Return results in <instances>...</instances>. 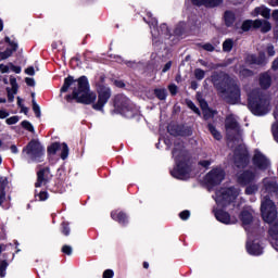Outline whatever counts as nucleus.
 Wrapping results in <instances>:
<instances>
[{
  "label": "nucleus",
  "instance_id": "nucleus-5",
  "mask_svg": "<svg viewBox=\"0 0 278 278\" xmlns=\"http://www.w3.org/2000/svg\"><path fill=\"white\" fill-rule=\"evenodd\" d=\"M248 108L254 116H266L270 112V96L261 89H254L248 94Z\"/></svg>",
  "mask_w": 278,
  "mask_h": 278
},
{
  "label": "nucleus",
  "instance_id": "nucleus-64",
  "mask_svg": "<svg viewBox=\"0 0 278 278\" xmlns=\"http://www.w3.org/2000/svg\"><path fill=\"white\" fill-rule=\"evenodd\" d=\"M273 68H274L275 71H277V68H278V59H276V60L273 62Z\"/></svg>",
  "mask_w": 278,
  "mask_h": 278
},
{
  "label": "nucleus",
  "instance_id": "nucleus-51",
  "mask_svg": "<svg viewBox=\"0 0 278 278\" xmlns=\"http://www.w3.org/2000/svg\"><path fill=\"white\" fill-rule=\"evenodd\" d=\"M62 253H65V255H72L73 254V248L71 245H63Z\"/></svg>",
  "mask_w": 278,
  "mask_h": 278
},
{
  "label": "nucleus",
  "instance_id": "nucleus-46",
  "mask_svg": "<svg viewBox=\"0 0 278 278\" xmlns=\"http://www.w3.org/2000/svg\"><path fill=\"white\" fill-rule=\"evenodd\" d=\"M213 160H203L199 162V166H202L203 168H210L212 166Z\"/></svg>",
  "mask_w": 278,
  "mask_h": 278
},
{
  "label": "nucleus",
  "instance_id": "nucleus-2",
  "mask_svg": "<svg viewBox=\"0 0 278 278\" xmlns=\"http://www.w3.org/2000/svg\"><path fill=\"white\" fill-rule=\"evenodd\" d=\"M226 136L228 140V147L235 149L233 162L237 168H247L249 166V150L247 146L242 143V129L236 116L228 115L225 121Z\"/></svg>",
  "mask_w": 278,
  "mask_h": 278
},
{
  "label": "nucleus",
  "instance_id": "nucleus-33",
  "mask_svg": "<svg viewBox=\"0 0 278 278\" xmlns=\"http://www.w3.org/2000/svg\"><path fill=\"white\" fill-rule=\"evenodd\" d=\"M59 151H61V160H66L68 157V144L61 143V148Z\"/></svg>",
  "mask_w": 278,
  "mask_h": 278
},
{
  "label": "nucleus",
  "instance_id": "nucleus-13",
  "mask_svg": "<svg viewBox=\"0 0 278 278\" xmlns=\"http://www.w3.org/2000/svg\"><path fill=\"white\" fill-rule=\"evenodd\" d=\"M148 24L150 25V29H151V34L153 38H168V36H170V29L168 28V26L166 24H162L160 26L161 30H157V20L152 18L151 21L148 22Z\"/></svg>",
  "mask_w": 278,
  "mask_h": 278
},
{
  "label": "nucleus",
  "instance_id": "nucleus-7",
  "mask_svg": "<svg viewBox=\"0 0 278 278\" xmlns=\"http://www.w3.org/2000/svg\"><path fill=\"white\" fill-rule=\"evenodd\" d=\"M22 160L28 164H38L45 160V147L40 141L33 139L22 150Z\"/></svg>",
  "mask_w": 278,
  "mask_h": 278
},
{
  "label": "nucleus",
  "instance_id": "nucleus-6",
  "mask_svg": "<svg viewBox=\"0 0 278 278\" xmlns=\"http://www.w3.org/2000/svg\"><path fill=\"white\" fill-rule=\"evenodd\" d=\"M114 113L121 114L124 118H136L140 116V109L136 106L125 94H117L114 98Z\"/></svg>",
  "mask_w": 278,
  "mask_h": 278
},
{
  "label": "nucleus",
  "instance_id": "nucleus-49",
  "mask_svg": "<svg viewBox=\"0 0 278 278\" xmlns=\"http://www.w3.org/2000/svg\"><path fill=\"white\" fill-rule=\"evenodd\" d=\"M111 62H117L118 64H123V58L116 54H111L110 56Z\"/></svg>",
  "mask_w": 278,
  "mask_h": 278
},
{
  "label": "nucleus",
  "instance_id": "nucleus-14",
  "mask_svg": "<svg viewBox=\"0 0 278 278\" xmlns=\"http://www.w3.org/2000/svg\"><path fill=\"white\" fill-rule=\"evenodd\" d=\"M253 165L255 168H258V170H266L268 169V166H270V161L266 155L260 152V150L254 151L253 156Z\"/></svg>",
  "mask_w": 278,
  "mask_h": 278
},
{
  "label": "nucleus",
  "instance_id": "nucleus-50",
  "mask_svg": "<svg viewBox=\"0 0 278 278\" xmlns=\"http://www.w3.org/2000/svg\"><path fill=\"white\" fill-rule=\"evenodd\" d=\"M179 218H181V220H188V218H190V211L186 210L180 212Z\"/></svg>",
  "mask_w": 278,
  "mask_h": 278
},
{
  "label": "nucleus",
  "instance_id": "nucleus-24",
  "mask_svg": "<svg viewBox=\"0 0 278 278\" xmlns=\"http://www.w3.org/2000/svg\"><path fill=\"white\" fill-rule=\"evenodd\" d=\"M263 184H264L265 190H267V192H277V190H278L277 180H275L273 178H264Z\"/></svg>",
  "mask_w": 278,
  "mask_h": 278
},
{
  "label": "nucleus",
  "instance_id": "nucleus-15",
  "mask_svg": "<svg viewBox=\"0 0 278 278\" xmlns=\"http://www.w3.org/2000/svg\"><path fill=\"white\" fill-rule=\"evenodd\" d=\"M51 179V170L49 167L42 168L37 173V181L35 184V188H42V186H47Z\"/></svg>",
  "mask_w": 278,
  "mask_h": 278
},
{
  "label": "nucleus",
  "instance_id": "nucleus-48",
  "mask_svg": "<svg viewBox=\"0 0 278 278\" xmlns=\"http://www.w3.org/2000/svg\"><path fill=\"white\" fill-rule=\"evenodd\" d=\"M80 64H81V62H79V59H72L71 60V66L73 68H84V66H81Z\"/></svg>",
  "mask_w": 278,
  "mask_h": 278
},
{
  "label": "nucleus",
  "instance_id": "nucleus-9",
  "mask_svg": "<svg viewBox=\"0 0 278 278\" xmlns=\"http://www.w3.org/2000/svg\"><path fill=\"white\" fill-rule=\"evenodd\" d=\"M240 220L247 233H256L260 227V220L253 219V213L251 211H242L240 214Z\"/></svg>",
  "mask_w": 278,
  "mask_h": 278
},
{
  "label": "nucleus",
  "instance_id": "nucleus-18",
  "mask_svg": "<svg viewBox=\"0 0 278 278\" xmlns=\"http://www.w3.org/2000/svg\"><path fill=\"white\" fill-rule=\"evenodd\" d=\"M5 42H8L9 47L4 52L0 51V62H2V60H8V58H11L12 53H14L16 49H18V45H16V42L14 41H11L10 37H5Z\"/></svg>",
  "mask_w": 278,
  "mask_h": 278
},
{
  "label": "nucleus",
  "instance_id": "nucleus-59",
  "mask_svg": "<svg viewBox=\"0 0 278 278\" xmlns=\"http://www.w3.org/2000/svg\"><path fill=\"white\" fill-rule=\"evenodd\" d=\"M195 77H197L199 80L203 79V77H205V72H203V71H198V72H195Z\"/></svg>",
  "mask_w": 278,
  "mask_h": 278
},
{
  "label": "nucleus",
  "instance_id": "nucleus-10",
  "mask_svg": "<svg viewBox=\"0 0 278 278\" xmlns=\"http://www.w3.org/2000/svg\"><path fill=\"white\" fill-rule=\"evenodd\" d=\"M255 238V232L248 233V241L245 244V249L249 255L260 256L264 255V247L260 244V241Z\"/></svg>",
  "mask_w": 278,
  "mask_h": 278
},
{
  "label": "nucleus",
  "instance_id": "nucleus-3",
  "mask_svg": "<svg viewBox=\"0 0 278 278\" xmlns=\"http://www.w3.org/2000/svg\"><path fill=\"white\" fill-rule=\"evenodd\" d=\"M172 155L176 164L170 170L172 177L181 180L190 179V173H192V156L190 155V152L186 150L184 141H175Z\"/></svg>",
  "mask_w": 278,
  "mask_h": 278
},
{
  "label": "nucleus",
  "instance_id": "nucleus-20",
  "mask_svg": "<svg viewBox=\"0 0 278 278\" xmlns=\"http://www.w3.org/2000/svg\"><path fill=\"white\" fill-rule=\"evenodd\" d=\"M111 218L116 220L119 225H127L129 223V217L122 211H113L111 212Z\"/></svg>",
  "mask_w": 278,
  "mask_h": 278
},
{
  "label": "nucleus",
  "instance_id": "nucleus-37",
  "mask_svg": "<svg viewBox=\"0 0 278 278\" xmlns=\"http://www.w3.org/2000/svg\"><path fill=\"white\" fill-rule=\"evenodd\" d=\"M186 103L189 110H192L194 114H198L199 116H201V111L199 110V108H197V105L194 104V102H192V100H186Z\"/></svg>",
  "mask_w": 278,
  "mask_h": 278
},
{
  "label": "nucleus",
  "instance_id": "nucleus-16",
  "mask_svg": "<svg viewBox=\"0 0 278 278\" xmlns=\"http://www.w3.org/2000/svg\"><path fill=\"white\" fill-rule=\"evenodd\" d=\"M255 179H257L255 172L245 170L238 175V184H240V186H249V184H253Z\"/></svg>",
  "mask_w": 278,
  "mask_h": 278
},
{
  "label": "nucleus",
  "instance_id": "nucleus-12",
  "mask_svg": "<svg viewBox=\"0 0 278 278\" xmlns=\"http://www.w3.org/2000/svg\"><path fill=\"white\" fill-rule=\"evenodd\" d=\"M225 179V170L223 168H213L211 172H208L205 176V181L208 184V186H218L223 184V180Z\"/></svg>",
  "mask_w": 278,
  "mask_h": 278
},
{
  "label": "nucleus",
  "instance_id": "nucleus-44",
  "mask_svg": "<svg viewBox=\"0 0 278 278\" xmlns=\"http://www.w3.org/2000/svg\"><path fill=\"white\" fill-rule=\"evenodd\" d=\"M62 233L64 236H71V227L68 226V223H66V222L62 223Z\"/></svg>",
  "mask_w": 278,
  "mask_h": 278
},
{
  "label": "nucleus",
  "instance_id": "nucleus-45",
  "mask_svg": "<svg viewBox=\"0 0 278 278\" xmlns=\"http://www.w3.org/2000/svg\"><path fill=\"white\" fill-rule=\"evenodd\" d=\"M271 134H273L274 139L276 140V142H278V123H275L271 126Z\"/></svg>",
  "mask_w": 278,
  "mask_h": 278
},
{
  "label": "nucleus",
  "instance_id": "nucleus-34",
  "mask_svg": "<svg viewBox=\"0 0 278 278\" xmlns=\"http://www.w3.org/2000/svg\"><path fill=\"white\" fill-rule=\"evenodd\" d=\"M35 197L38 201H47V199H49V192L47 191H39L36 190L35 191Z\"/></svg>",
  "mask_w": 278,
  "mask_h": 278
},
{
  "label": "nucleus",
  "instance_id": "nucleus-39",
  "mask_svg": "<svg viewBox=\"0 0 278 278\" xmlns=\"http://www.w3.org/2000/svg\"><path fill=\"white\" fill-rule=\"evenodd\" d=\"M31 103H33V112H35V116L37 118H40L41 116L40 105H38V103L36 102V99H33Z\"/></svg>",
  "mask_w": 278,
  "mask_h": 278
},
{
  "label": "nucleus",
  "instance_id": "nucleus-38",
  "mask_svg": "<svg viewBox=\"0 0 278 278\" xmlns=\"http://www.w3.org/2000/svg\"><path fill=\"white\" fill-rule=\"evenodd\" d=\"M0 71H21V67L9 63L7 65L0 64Z\"/></svg>",
  "mask_w": 278,
  "mask_h": 278
},
{
  "label": "nucleus",
  "instance_id": "nucleus-47",
  "mask_svg": "<svg viewBox=\"0 0 278 278\" xmlns=\"http://www.w3.org/2000/svg\"><path fill=\"white\" fill-rule=\"evenodd\" d=\"M168 90H169V92H170V96H172V97H175V94H177L179 88L177 87V85L170 84V85L168 86Z\"/></svg>",
  "mask_w": 278,
  "mask_h": 278
},
{
  "label": "nucleus",
  "instance_id": "nucleus-23",
  "mask_svg": "<svg viewBox=\"0 0 278 278\" xmlns=\"http://www.w3.org/2000/svg\"><path fill=\"white\" fill-rule=\"evenodd\" d=\"M254 28L261 29L264 34H266L267 31H270V29H271L270 22H268L266 20H256V21H254Z\"/></svg>",
  "mask_w": 278,
  "mask_h": 278
},
{
  "label": "nucleus",
  "instance_id": "nucleus-31",
  "mask_svg": "<svg viewBox=\"0 0 278 278\" xmlns=\"http://www.w3.org/2000/svg\"><path fill=\"white\" fill-rule=\"evenodd\" d=\"M154 94L156 99H160V101H166V97H168L166 89H155Z\"/></svg>",
  "mask_w": 278,
  "mask_h": 278
},
{
  "label": "nucleus",
  "instance_id": "nucleus-62",
  "mask_svg": "<svg viewBox=\"0 0 278 278\" xmlns=\"http://www.w3.org/2000/svg\"><path fill=\"white\" fill-rule=\"evenodd\" d=\"M10 149H11L12 153H14V154L18 153V148L16 146L13 144V146H11Z\"/></svg>",
  "mask_w": 278,
  "mask_h": 278
},
{
  "label": "nucleus",
  "instance_id": "nucleus-32",
  "mask_svg": "<svg viewBox=\"0 0 278 278\" xmlns=\"http://www.w3.org/2000/svg\"><path fill=\"white\" fill-rule=\"evenodd\" d=\"M60 149H62V143H52L50 147H48V155H55Z\"/></svg>",
  "mask_w": 278,
  "mask_h": 278
},
{
  "label": "nucleus",
  "instance_id": "nucleus-54",
  "mask_svg": "<svg viewBox=\"0 0 278 278\" xmlns=\"http://www.w3.org/2000/svg\"><path fill=\"white\" fill-rule=\"evenodd\" d=\"M126 64L128 65L129 68H142L140 66V63H136V62H126Z\"/></svg>",
  "mask_w": 278,
  "mask_h": 278
},
{
  "label": "nucleus",
  "instance_id": "nucleus-29",
  "mask_svg": "<svg viewBox=\"0 0 278 278\" xmlns=\"http://www.w3.org/2000/svg\"><path fill=\"white\" fill-rule=\"evenodd\" d=\"M224 20L227 27H231L233 23H236V15L231 11H226L224 15Z\"/></svg>",
  "mask_w": 278,
  "mask_h": 278
},
{
  "label": "nucleus",
  "instance_id": "nucleus-61",
  "mask_svg": "<svg viewBox=\"0 0 278 278\" xmlns=\"http://www.w3.org/2000/svg\"><path fill=\"white\" fill-rule=\"evenodd\" d=\"M268 3H269V5H273L274 8L278 7V0H269Z\"/></svg>",
  "mask_w": 278,
  "mask_h": 278
},
{
  "label": "nucleus",
  "instance_id": "nucleus-52",
  "mask_svg": "<svg viewBox=\"0 0 278 278\" xmlns=\"http://www.w3.org/2000/svg\"><path fill=\"white\" fill-rule=\"evenodd\" d=\"M114 277V270L112 269H106L103 273V278H113Z\"/></svg>",
  "mask_w": 278,
  "mask_h": 278
},
{
  "label": "nucleus",
  "instance_id": "nucleus-30",
  "mask_svg": "<svg viewBox=\"0 0 278 278\" xmlns=\"http://www.w3.org/2000/svg\"><path fill=\"white\" fill-rule=\"evenodd\" d=\"M207 127L208 131L212 134L215 140H223V135H220V131H218L213 124H208Z\"/></svg>",
  "mask_w": 278,
  "mask_h": 278
},
{
  "label": "nucleus",
  "instance_id": "nucleus-8",
  "mask_svg": "<svg viewBox=\"0 0 278 278\" xmlns=\"http://www.w3.org/2000/svg\"><path fill=\"white\" fill-rule=\"evenodd\" d=\"M240 195V189L236 187L222 188L215 192L213 199L217 205L220 207H227L230 203H233L235 199H238Z\"/></svg>",
  "mask_w": 278,
  "mask_h": 278
},
{
  "label": "nucleus",
  "instance_id": "nucleus-53",
  "mask_svg": "<svg viewBox=\"0 0 278 278\" xmlns=\"http://www.w3.org/2000/svg\"><path fill=\"white\" fill-rule=\"evenodd\" d=\"M25 84L27 86H30L31 88H34V86H36V80H34V78L26 77L25 78Z\"/></svg>",
  "mask_w": 278,
  "mask_h": 278
},
{
  "label": "nucleus",
  "instance_id": "nucleus-21",
  "mask_svg": "<svg viewBox=\"0 0 278 278\" xmlns=\"http://www.w3.org/2000/svg\"><path fill=\"white\" fill-rule=\"evenodd\" d=\"M5 188H8V178L0 176V207L5 203V201H8Z\"/></svg>",
  "mask_w": 278,
  "mask_h": 278
},
{
  "label": "nucleus",
  "instance_id": "nucleus-41",
  "mask_svg": "<svg viewBox=\"0 0 278 278\" xmlns=\"http://www.w3.org/2000/svg\"><path fill=\"white\" fill-rule=\"evenodd\" d=\"M21 125H22L23 129H26V131H30V134H34V131H35L34 125H31V124L29 123V121H23V122L21 123Z\"/></svg>",
  "mask_w": 278,
  "mask_h": 278
},
{
  "label": "nucleus",
  "instance_id": "nucleus-55",
  "mask_svg": "<svg viewBox=\"0 0 278 278\" xmlns=\"http://www.w3.org/2000/svg\"><path fill=\"white\" fill-rule=\"evenodd\" d=\"M8 116H10V112H8V110H0V118H8Z\"/></svg>",
  "mask_w": 278,
  "mask_h": 278
},
{
  "label": "nucleus",
  "instance_id": "nucleus-25",
  "mask_svg": "<svg viewBox=\"0 0 278 278\" xmlns=\"http://www.w3.org/2000/svg\"><path fill=\"white\" fill-rule=\"evenodd\" d=\"M270 84H273V79L270 78V75L268 74V72L263 73L260 76L261 88H263L264 90H268V87L270 86Z\"/></svg>",
  "mask_w": 278,
  "mask_h": 278
},
{
  "label": "nucleus",
  "instance_id": "nucleus-19",
  "mask_svg": "<svg viewBox=\"0 0 278 278\" xmlns=\"http://www.w3.org/2000/svg\"><path fill=\"white\" fill-rule=\"evenodd\" d=\"M215 218L224 225H231V215L223 210H214Z\"/></svg>",
  "mask_w": 278,
  "mask_h": 278
},
{
  "label": "nucleus",
  "instance_id": "nucleus-28",
  "mask_svg": "<svg viewBox=\"0 0 278 278\" xmlns=\"http://www.w3.org/2000/svg\"><path fill=\"white\" fill-rule=\"evenodd\" d=\"M93 85L96 86L97 90H99V88H108V86H105V75L103 73L98 74L93 78Z\"/></svg>",
  "mask_w": 278,
  "mask_h": 278
},
{
  "label": "nucleus",
  "instance_id": "nucleus-11",
  "mask_svg": "<svg viewBox=\"0 0 278 278\" xmlns=\"http://www.w3.org/2000/svg\"><path fill=\"white\" fill-rule=\"evenodd\" d=\"M0 79L5 85L10 84L11 87H7L8 101L9 103H14V97L18 94V83H16V77L0 76Z\"/></svg>",
  "mask_w": 278,
  "mask_h": 278
},
{
  "label": "nucleus",
  "instance_id": "nucleus-4",
  "mask_svg": "<svg viewBox=\"0 0 278 278\" xmlns=\"http://www.w3.org/2000/svg\"><path fill=\"white\" fill-rule=\"evenodd\" d=\"M212 81L228 103L231 105L240 103L241 93L237 78L230 77L225 72H214L212 75Z\"/></svg>",
  "mask_w": 278,
  "mask_h": 278
},
{
  "label": "nucleus",
  "instance_id": "nucleus-17",
  "mask_svg": "<svg viewBox=\"0 0 278 278\" xmlns=\"http://www.w3.org/2000/svg\"><path fill=\"white\" fill-rule=\"evenodd\" d=\"M167 131L168 134H170V136H191L192 135V130H190V128H186L179 125L168 126Z\"/></svg>",
  "mask_w": 278,
  "mask_h": 278
},
{
  "label": "nucleus",
  "instance_id": "nucleus-22",
  "mask_svg": "<svg viewBox=\"0 0 278 278\" xmlns=\"http://www.w3.org/2000/svg\"><path fill=\"white\" fill-rule=\"evenodd\" d=\"M194 5H205V8H216V5H220L223 0H191Z\"/></svg>",
  "mask_w": 278,
  "mask_h": 278
},
{
  "label": "nucleus",
  "instance_id": "nucleus-57",
  "mask_svg": "<svg viewBox=\"0 0 278 278\" xmlns=\"http://www.w3.org/2000/svg\"><path fill=\"white\" fill-rule=\"evenodd\" d=\"M203 114H204L205 121H207V118H210L211 116H214V113H212V111H210V109L208 110H204Z\"/></svg>",
  "mask_w": 278,
  "mask_h": 278
},
{
  "label": "nucleus",
  "instance_id": "nucleus-35",
  "mask_svg": "<svg viewBox=\"0 0 278 278\" xmlns=\"http://www.w3.org/2000/svg\"><path fill=\"white\" fill-rule=\"evenodd\" d=\"M233 49V39H226L223 43V51L229 53Z\"/></svg>",
  "mask_w": 278,
  "mask_h": 278
},
{
  "label": "nucleus",
  "instance_id": "nucleus-26",
  "mask_svg": "<svg viewBox=\"0 0 278 278\" xmlns=\"http://www.w3.org/2000/svg\"><path fill=\"white\" fill-rule=\"evenodd\" d=\"M263 16L264 18H270V9L266 7H257L252 12V16Z\"/></svg>",
  "mask_w": 278,
  "mask_h": 278
},
{
  "label": "nucleus",
  "instance_id": "nucleus-42",
  "mask_svg": "<svg viewBox=\"0 0 278 278\" xmlns=\"http://www.w3.org/2000/svg\"><path fill=\"white\" fill-rule=\"evenodd\" d=\"M8 261H2L0 264V277H5V270H8Z\"/></svg>",
  "mask_w": 278,
  "mask_h": 278
},
{
  "label": "nucleus",
  "instance_id": "nucleus-27",
  "mask_svg": "<svg viewBox=\"0 0 278 278\" xmlns=\"http://www.w3.org/2000/svg\"><path fill=\"white\" fill-rule=\"evenodd\" d=\"M249 64H264L266 62V54L260 53L258 56H255L254 54H251L247 59Z\"/></svg>",
  "mask_w": 278,
  "mask_h": 278
},
{
  "label": "nucleus",
  "instance_id": "nucleus-36",
  "mask_svg": "<svg viewBox=\"0 0 278 278\" xmlns=\"http://www.w3.org/2000/svg\"><path fill=\"white\" fill-rule=\"evenodd\" d=\"M258 190H260V186L252 184L245 188V194H249V195L255 194V192H257Z\"/></svg>",
  "mask_w": 278,
  "mask_h": 278
},
{
  "label": "nucleus",
  "instance_id": "nucleus-56",
  "mask_svg": "<svg viewBox=\"0 0 278 278\" xmlns=\"http://www.w3.org/2000/svg\"><path fill=\"white\" fill-rule=\"evenodd\" d=\"M202 48L204 51H214V46H212V43H204Z\"/></svg>",
  "mask_w": 278,
  "mask_h": 278
},
{
  "label": "nucleus",
  "instance_id": "nucleus-63",
  "mask_svg": "<svg viewBox=\"0 0 278 278\" xmlns=\"http://www.w3.org/2000/svg\"><path fill=\"white\" fill-rule=\"evenodd\" d=\"M274 21H278V10H275L271 14Z\"/></svg>",
  "mask_w": 278,
  "mask_h": 278
},
{
  "label": "nucleus",
  "instance_id": "nucleus-60",
  "mask_svg": "<svg viewBox=\"0 0 278 278\" xmlns=\"http://www.w3.org/2000/svg\"><path fill=\"white\" fill-rule=\"evenodd\" d=\"M200 105H201L203 112H205V110H210V109L207 108V102H205V100L200 101Z\"/></svg>",
  "mask_w": 278,
  "mask_h": 278
},
{
  "label": "nucleus",
  "instance_id": "nucleus-43",
  "mask_svg": "<svg viewBox=\"0 0 278 278\" xmlns=\"http://www.w3.org/2000/svg\"><path fill=\"white\" fill-rule=\"evenodd\" d=\"M18 121H21V117H18L17 115H14V116L7 118L5 123H7V125H16V123H18Z\"/></svg>",
  "mask_w": 278,
  "mask_h": 278
},
{
  "label": "nucleus",
  "instance_id": "nucleus-58",
  "mask_svg": "<svg viewBox=\"0 0 278 278\" xmlns=\"http://www.w3.org/2000/svg\"><path fill=\"white\" fill-rule=\"evenodd\" d=\"M267 53H268L269 58H273V55H275V47L268 46Z\"/></svg>",
  "mask_w": 278,
  "mask_h": 278
},
{
  "label": "nucleus",
  "instance_id": "nucleus-1",
  "mask_svg": "<svg viewBox=\"0 0 278 278\" xmlns=\"http://www.w3.org/2000/svg\"><path fill=\"white\" fill-rule=\"evenodd\" d=\"M73 90L72 94L65 97L66 101L77 100V103H84L85 105H91L97 112H103V109L108 104V101L112 98V89L110 87H101L97 89V93L90 90V83L88 77L81 76L75 80L73 76H68L64 79V84L61 88V93ZM97 101V102H94Z\"/></svg>",
  "mask_w": 278,
  "mask_h": 278
},
{
  "label": "nucleus",
  "instance_id": "nucleus-40",
  "mask_svg": "<svg viewBox=\"0 0 278 278\" xmlns=\"http://www.w3.org/2000/svg\"><path fill=\"white\" fill-rule=\"evenodd\" d=\"M252 27H255V21L248 20L242 24L243 31H249Z\"/></svg>",
  "mask_w": 278,
  "mask_h": 278
}]
</instances>
